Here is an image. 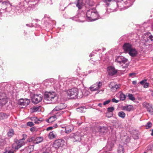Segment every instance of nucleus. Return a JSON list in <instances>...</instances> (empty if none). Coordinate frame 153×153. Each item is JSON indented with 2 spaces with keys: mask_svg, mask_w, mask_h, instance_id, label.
Listing matches in <instances>:
<instances>
[{
  "mask_svg": "<svg viewBox=\"0 0 153 153\" xmlns=\"http://www.w3.org/2000/svg\"><path fill=\"white\" fill-rule=\"evenodd\" d=\"M26 25L27 26L29 27H33V25L32 24H26Z\"/></svg>",
  "mask_w": 153,
  "mask_h": 153,
  "instance_id": "nucleus-57",
  "label": "nucleus"
},
{
  "mask_svg": "<svg viewBox=\"0 0 153 153\" xmlns=\"http://www.w3.org/2000/svg\"><path fill=\"white\" fill-rule=\"evenodd\" d=\"M143 105L147 109V111L151 114H153V107L152 105H149V103L145 102L143 103Z\"/></svg>",
  "mask_w": 153,
  "mask_h": 153,
  "instance_id": "nucleus-14",
  "label": "nucleus"
},
{
  "mask_svg": "<svg viewBox=\"0 0 153 153\" xmlns=\"http://www.w3.org/2000/svg\"><path fill=\"white\" fill-rule=\"evenodd\" d=\"M30 102V100L27 99H21L19 102V103L20 105L22 106V107H26L29 105Z\"/></svg>",
  "mask_w": 153,
  "mask_h": 153,
  "instance_id": "nucleus-16",
  "label": "nucleus"
},
{
  "mask_svg": "<svg viewBox=\"0 0 153 153\" xmlns=\"http://www.w3.org/2000/svg\"><path fill=\"white\" fill-rule=\"evenodd\" d=\"M107 112L106 113V116L108 117H111L113 116L112 112L114 110L113 107H109L107 108Z\"/></svg>",
  "mask_w": 153,
  "mask_h": 153,
  "instance_id": "nucleus-22",
  "label": "nucleus"
},
{
  "mask_svg": "<svg viewBox=\"0 0 153 153\" xmlns=\"http://www.w3.org/2000/svg\"><path fill=\"white\" fill-rule=\"evenodd\" d=\"M56 118L55 117V116L54 115L50 117L49 119H46V121L48 123H51L56 120Z\"/></svg>",
  "mask_w": 153,
  "mask_h": 153,
  "instance_id": "nucleus-33",
  "label": "nucleus"
},
{
  "mask_svg": "<svg viewBox=\"0 0 153 153\" xmlns=\"http://www.w3.org/2000/svg\"><path fill=\"white\" fill-rule=\"evenodd\" d=\"M123 0H116V2H114V4L116 5L117 7H120V8L122 10L123 9V7H124V5H123V4H120V3L122 2Z\"/></svg>",
  "mask_w": 153,
  "mask_h": 153,
  "instance_id": "nucleus-28",
  "label": "nucleus"
},
{
  "mask_svg": "<svg viewBox=\"0 0 153 153\" xmlns=\"http://www.w3.org/2000/svg\"><path fill=\"white\" fill-rule=\"evenodd\" d=\"M43 138L41 137H38L36 138L34 143L36 144L39 143L42 141L43 140Z\"/></svg>",
  "mask_w": 153,
  "mask_h": 153,
  "instance_id": "nucleus-34",
  "label": "nucleus"
},
{
  "mask_svg": "<svg viewBox=\"0 0 153 153\" xmlns=\"http://www.w3.org/2000/svg\"><path fill=\"white\" fill-rule=\"evenodd\" d=\"M38 120H39V123L41 122H42L43 121V118H38Z\"/></svg>",
  "mask_w": 153,
  "mask_h": 153,
  "instance_id": "nucleus-59",
  "label": "nucleus"
},
{
  "mask_svg": "<svg viewBox=\"0 0 153 153\" xmlns=\"http://www.w3.org/2000/svg\"><path fill=\"white\" fill-rule=\"evenodd\" d=\"M56 94L53 91L46 92L45 93V100L48 101L52 100L56 97Z\"/></svg>",
  "mask_w": 153,
  "mask_h": 153,
  "instance_id": "nucleus-5",
  "label": "nucleus"
},
{
  "mask_svg": "<svg viewBox=\"0 0 153 153\" xmlns=\"http://www.w3.org/2000/svg\"><path fill=\"white\" fill-rule=\"evenodd\" d=\"M65 132L68 134L71 132L74 129V126L72 125H71L65 127Z\"/></svg>",
  "mask_w": 153,
  "mask_h": 153,
  "instance_id": "nucleus-25",
  "label": "nucleus"
},
{
  "mask_svg": "<svg viewBox=\"0 0 153 153\" xmlns=\"http://www.w3.org/2000/svg\"><path fill=\"white\" fill-rule=\"evenodd\" d=\"M14 135V131L13 129H10L7 133V135L9 137H11Z\"/></svg>",
  "mask_w": 153,
  "mask_h": 153,
  "instance_id": "nucleus-37",
  "label": "nucleus"
},
{
  "mask_svg": "<svg viewBox=\"0 0 153 153\" xmlns=\"http://www.w3.org/2000/svg\"><path fill=\"white\" fill-rule=\"evenodd\" d=\"M66 104L64 103H61L58 104L53 110V111H57L65 109L67 107Z\"/></svg>",
  "mask_w": 153,
  "mask_h": 153,
  "instance_id": "nucleus-13",
  "label": "nucleus"
},
{
  "mask_svg": "<svg viewBox=\"0 0 153 153\" xmlns=\"http://www.w3.org/2000/svg\"><path fill=\"white\" fill-rule=\"evenodd\" d=\"M134 1V0H128L123 3L127 5L128 7H129L131 6Z\"/></svg>",
  "mask_w": 153,
  "mask_h": 153,
  "instance_id": "nucleus-32",
  "label": "nucleus"
},
{
  "mask_svg": "<svg viewBox=\"0 0 153 153\" xmlns=\"http://www.w3.org/2000/svg\"><path fill=\"white\" fill-rule=\"evenodd\" d=\"M144 39L146 41L152 42L153 40V36L150 33H147L144 34Z\"/></svg>",
  "mask_w": 153,
  "mask_h": 153,
  "instance_id": "nucleus-19",
  "label": "nucleus"
},
{
  "mask_svg": "<svg viewBox=\"0 0 153 153\" xmlns=\"http://www.w3.org/2000/svg\"><path fill=\"white\" fill-rule=\"evenodd\" d=\"M116 140V137L114 136L113 137L109 138L105 147L107 151L102 152V153H107V151H111L115 143Z\"/></svg>",
  "mask_w": 153,
  "mask_h": 153,
  "instance_id": "nucleus-3",
  "label": "nucleus"
},
{
  "mask_svg": "<svg viewBox=\"0 0 153 153\" xmlns=\"http://www.w3.org/2000/svg\"><path fill=\"white\" fill-rule=\"evenodd\" d=\"M116 140V137L114 136L113 137L109 138L105 147L107 151L102 152V153H107V151H111L115 143Z\"/></svg>",
  "mask_w": 153,
  "mask_h": 153,
  "instance_id": "nucleus-4",
  "label": "nucleus"
},
{
  "mask_svg": "<svg viewBox=\"0 0 153 153\" xmlns=\"http://www.w3.org/2000/svg\"><path fill=\"white\" fill-rule=\"evenodd\" d=\"M102 85V82H97L92 85L90 87L91 91H98L101 88Z\"/></svg>",
  "mask_w": 153,
  "mask_h": 153,
  "instance_id": "nucleus-7",
  "label": "nucleus"
},
{
  "mask_svg": "<svg viewBox=\"0 0 153 153\" xmlns=\"http://www.w3.org/2000/svg\"><path fill=\"white\" fill-rule=\"evenodd\" d=\"M123 49L126 53H128L129 51L132 48L131 44L129 43H125L123 46Z\"/></svg>",
  "mask_w": 153,
  "mask_h": 153,
  "instance_id": "nucleus-17",
  "label": "nucleus"
},
{
  "mask_svg": "<svg viewBox=\"0 0 153 153\" xmlns=\"http://www.w3.org/2000/svg\"><path fill=\"white\" fill-rule=\"evenodd\" d=\"M146 79H144L142 81H141L140 82V83L141 84V85H143L144 84H145V83H146Z\"/></svg>",
  "mask_w": 153,
  "mask_h": 153,
  "instance_id": "nucleus-54",
  "label": "nucleus"
},
{
  "mask_svg": "<svg viewBox=\"0 0 153 153\" xmlns=\"http://www.w3.org/2000/svg\"><path fill=\"white\" fill-rule=\"evenodd\" d=\"M110 100H106L103 102V105H107L110 102Z\"/></svg>",
  "mask_w": 153,
  "mask_h": 153,
  "instance_id": "nucleus-48",
  "label": "nucleus"
},
{
  "mask_svg": "<svg viewBox=\"0 0 153 153\" xmlns=\"http://www.w3.org/2000/svg\"><path fill=\"white\" fill-rule=\"evenodd\" d=\"M54 128H56L58 127V125L56 124H55L53 125V127Z\"/></svg>",
  "mask_w": 153,
  "mask_h": 153,
  "instance_id": "nucleus-60",
  "label": "nucleus"
},
{
  "mask_svg": "<svg viewBox=\"0 0 153 153\" xmlns=\"http://www.w3.org/2000/svg\"><path fill=\"white\" fill-rule=\"evenodd\" d=\"M4 153H6L5 152ZM8 153H13V152L12 151H8Z\"/></svg>",
  "mask_w": 153,
  "mask_h": 153,
  "instance_id": "nucleus-63",
  "label": "nucleus"
},
{
  "mask_svg": "<svg viewBox=\"0 0 153 153\" xmlns=\"http://www.w3.org/2000/svg\"><path fill=\"white\" fill-rule=\"evenodd\" d=\"M115 61L117 63L120 64L123 63L126 65L128 63V59L122 56H118L116 59Z\"/></svg>",
  "mask_w": 153,
  "mask_h": 153,
  "instance_id": "nucleus-12",
  "label": "nucleus"
},
{
  "mask_svg": "<svg viewBox=\"0 0 153 153\" xmlns=\"http://www.w3.org/2000/svg\"><path fill=\"white\" fill-rule=\"evenodd\" d=\"M34 146L30 145L25 148L23 152L24 153H30L33 150Z\"/></svg>",
  "mask_w": 153,
  "mask_h": 153,
  "instance_id": "nucleus-23",
  "label": "nucleus"
},
{
  "mask_svg": "<svg viewBox=\"0 0 153 153\" xmlns=\"http://www.w3.org/2000/svg\"><path fill=\"white\" fill-rule=\"evenodd\" d=\"M98 128L100 129V130H99V131L102 133L105 132V131L107 129V128L104 126L102 127L99 126Z\"/></svg>",
  "mask_w": 153,
  "mask_h": 153,
  "instance_id": "nucleus-41",
  "label": "nucleus"
},
{
  "mask_svg": "<svg viewBox=\"0 0 153 153\" xmlns=\"http://www.w3.org/2000/svg\"><path fill=\"white\" fill-rule=\"evenodd\" d=\"M53 128V127H52V126H51V127H48V128L47 129V130L48 131V130H51Z\"/></svg>",
  "mask_w": 153,
  "mask_h": 153,
  "instance_id": "nucleus-58",
  "label": "nucleus"
},
{
  "mask_svg": "<svg viewBox=\"0 0 153 153\" xmlns=\"http://www.w3.org/2000/svg\"><path fill=\"white\" fill-rule=\"evenodd\" d=\"M67 81L70 82L71 83L72 82L76 85L79 84L81 83V81H79L77 78L74 77H71L67 79Z\"/></svg>",
  "mask_w": 153,
  "mask_h": 153,
  "instance_id": "nucleus-20",
  "label": "nucleus"
},
{
  "mask_svg": "<svg viewBox=\"0 0 153 153\" xmlns=\"http://www.w3.org/2000/svg\"><path fill=\"white\" fill-rule=\"evenodd\" d=\"M41 111V107L40 106H35L30 108V111L32 113L39 112Z\"/></svg>",
  "mask_w": 153,
  "mask_h": 153,
  "instance_id": "nucleus-26",
  "label": "nucleus"
},
{
  "mask_svg": "<svg viewBox=\"0 0 153 153\" xmlns=\"http://www.w3.org/2000/svg\"><path fill=\"white\" fill-rule=\"evenodd\" d=\"M78 111L80 112H84L86 111V108L84 106H82L77 109Z\"/></svg>",
  "mask_w": 153,
  "mask_h": 153,
  "instance_id": "nucleus-38",
  "label": "nucleus"
},
{
  "mask_svg": "<svg viewBox=\"0 0 153 153\" xmlns=\"http://www.w3.org/2000/svg\"><path fill=\"white\" fill-rule=\"evenodd\" d=\"M66 143L65 140L59 139L55 140L53 143V146L56 149H58L64 146Z\"/></svg>",
  "mask_w": 153,
  "mask_h": 153,
  "instance_id": "nucleus-6",
  "label": "nucleus"
},
{
  "mask_svg": "<svg viewBox=\"0 0 153 153\" xmlns=\"http://www.w3.org/2000/svg\"><path fill=\"white\" fill-rule=\"evenodd\" d=\"M68 95L70 97H72L74 99L80 98L82 96H79V93L78 90L76 88H74L69 89L67 91Z\"/></svg>",
  "mask_w": 153,
  "mask_h": 153,
  "instance_id": "nucleus-2",
  "label": "nucleus"
},
{
  "mask_svg": "<svg viewBox=\"0 0 153 153\" xmlns=\"http://www.w3.org/2000/svg\"><path fill=\"white\" fill-rule=\"evenodd\" d=\"M95 53H94V51H93L92 53H91L89 55V56L90 57H92L94 55V54Z\"/></svg>",
  "mask_w": 153,
  "mask_h": 153,
  "instance_id": "nucleus-55",
  "label": "nucleus"
},
{
  "mask_svg": "<svg viewBox=\"0 0 153 153\" xmlns=\"http://www.w3.org/2000/svg\"><path fill=\"white\" fill-rule=\"evenodd\" d=\"M84 136L83 134L81 133L79 131L71 134V137H72L75 140V141H79L81 140V137Z\"/></svg>",
  "mask_w": 153,
  "mask_h": 153,
  "instance_id": "nucleus-8",
  "label": "nucleus"
},
{
  "mask_svg": "<svg viewBox=\"0 0 153 153\" xmlns=\"http://www.w3.org/2000/svg\"><path fill=\"white\" fill-rule=\"evenodd\" d=\"M128 53L131 57L136 56L138 53L137 51L134 48H132L129 51Z\"/></svg>",
  "mask_w": 153,
  "mask_h": 153,
  "instance_id": "nucleus-24",
  "label": "nucleus"
},
{
  "mask_svg": "<svg viewBox=\"0 0 153 153\" xmlns=\"http://www.w3.org/2000/svg\"><path fill=\"white\" fill-rule=\"evenodd\" d=\"M102 104L101 103H100L98 104V106L100 107H102Z\"/></svg>",
  "mask_w": 153,
  "mask_h": 153,
  "instance_id": "nucleus-62",
  "label": "nucleus"
},
{
  "mask_svg": "<svg viewBox=\"0 0 153 153\" xmlns=\"http://www.w3.org/2000/svg\"><path fill=\"white\" fill-rule=\"evenodd\" d=\"M117 152L118 153H124V148L123 146L122 145H119L118 147Z\"/></svg>",
  "mask_w": 153,
  "mask_h": 153,
  "instance_id": "nucleus-36",
  "label": "nucleus"
},
{
  "mask_svg": "<svg viewBox=\"0 0 153 153\" xmlns=\"http://www.w3.org/2000/svg\"><path fill=\"white\" fill-rule=\"evenodd\" d=\"M129 99L132 101L135 100V98L133 96V95L131 94H129L128 95Z\"/></svg>",
  "mask_w": 153,
  "mask_h": 153,
  "instance_id": "nucleus-44",
  "label": "nucleus"
},
{
  "mask_svg": "<svg viewBox=\"0 0 153 153\" xmlns=\"http://www.w3.org/2000/svg\"><path fill=\"white\" fill-rule=\"evenodd\" d=\"M120 100L123 101L126 99V96L123 93H121L120 95Z\"/></svg>",
  "mask_w": 153,
  "mask_h": 153,
  "instance_id": "nucleus-43",
  "label": "nucleus"
},
{
  "mask_svg": "<svg viewBox=\"0 0 153 153\" xmlns=\"http://www.w3.org/2000/svg\"><path fill=\"white\" fill-rule=\"evenodd\" d=\"M149 83L148 82H146L144 84L143 87L144 88H147L149 87Z\"/></svg>",
  "mask_w": 153,
  "mask_h": 153,
  "instance_id": "nucleus-51",
  "label": "nucleus"
},
{
  "mask_svg": "<svg viewBox=\"0 0 153 153\" xmlns=\"http://www.w3.org/2000/svg\"><path fill=\"white\" fill-rule=\"evenodd\" d=\"M133 109V107L132 105H128L124 106L123 108V109L128 111H130Z\"/></svg>",
  "mask_w": 153,
  "mask_h": 153,
  "instance_id": "nucleus-29",
  "label": "nucleus"
},
{
  "mask_svg": "<svg viewBox=\"0 0 153 153\" xmlns=\"http://www.w3.org/2000/svg\"><path fill=\"white\" fill-rule=\"evenodd\" d=\"M137 83V81H132V84L133 85H136Z\"/></svg>",
  "mask_w": 153,
  "mask_h": 153,
  "instance_id": "nucleus-61",
  "label": "nucleus"
},
{
  "mask_svg": "<svg viewBox=\"0 0 153 153\" xmlns=\"http://www.w3.org/2000/svg\"><path fill=\"white\" fill-rule=\"evenodd\" d=\"M118 115L120 117L124 118L125 117L126 114L124 112L121 111L118 112Z\"/></svg>",
  "mask_w": 153,
  "mask_h": 153,
  "instance_id": "nucleus-40",
  "label": "nucleus"
},
{
  "mask_svg": "<svg viewBox=\"0 0 153 153\" xmlns=\"http://www.w3.org/2000/svg\"><path fill=\"white\" fill-rule=\"evenodd\" d=\"M64 113V112L63 111H60L56 113L54 116H55V117L57 119V117L62 115Z\"/></svg>",
  "mask_w": 153,
  "mask_h": 153,
  "instance_id": "nucleus-42",
  "label": "nucleus"
},
{
  "mask_svg": "<svg viewBox=\"0 0 153 153\" xmlns=\"http://www.w3.org/2000/svg\"><path fill=\"white\" fill-rule=\"evenodd\" d=\"M112 0H105L104 1L106 3V4L107 6H108L109 4V3H108V2H109L111 1Z\"/></svg>",
  "mask_w": 153,
  "mask_h": 153,
  "instance_id": "nucleus-53",
  "label": "nucleus"
},
{
  "mask_svg": "<svg viewBox=\"0 0 153 153\" xmlns=\"http://www.w3.org/2000/svg\"><path fill=\"white\" fill-rule=\"evenodd\" d=\"M137 74L134 73H132L129 74V76L130 77L135 76Z\"/></svg>",
  "mask_w": 153,
  "mask_h": 153,
  "instance_id": "nucleus-50",
  "label": "nucleus"
},
{
  "mask_svg": "<svg viewBox=\"0 0 153 153\" xmlns=\"http://www.w3.org/2000/svg\"><path fill=\"white\" fill-rule=\"evenodd\" d=\"M73 20L79 21L83 22L86 20L88 21H93L99 19V16L97 12L95 10L90 9L86 13V16L82 12L81 14H78L75 17L72 18Z\"/></svg>",
  "mask_w": 153,
  "mask_h": 153,
  "instance_id": "nucleus-1",
  "label": "nucleus"
},
{
  "mask_svg": "<svg viewBox=\"0 0 153 153\" xmlns=\"http://www.w3.org/2000/svg\"><path fill=\"white\" fill-rule=\"evenodd\" d=\"M7 102L6 94L4 93H0V105H4Z\"/></svg>",
  "mask_w": 153,
  "mask_h": 153,
  "instance_id": "nucleus-11",
  "label": "nucleus"
},
{
  "mask_svg": "<svg viewBox=\"0 0 153 153\" xmlns=\"http://www.w3.org/2000/svg\"><path fill=\"white\" fill-rule=\"evenodd\" d=\"M42 99V96L41 94H34L32 98L33 103L37 104L41 101Z\"/></svg>",
  "mask_w": 153,
  "mask_h": 153,
  "instance_id": "nucleus-10",
  "label": "nucleus"
},
{
  "mask_svg": "<svg viewBox=\"0 0 153 153\" xmlns=\"http://www.w3.org/2000/svg\"><path fill=\"white\" fill-rule=\"evenodd\" d=\"M22 136L23 138L21 139H20V140H22V141H23V142H24V140L27 137V135L26 134H24L22 135Z\"/></svg>",
  "mask_w": 153,
  "mask_h": 153,
  "instance_id": "nucleus-49",
  "label": "nucleus"
},
{
  "mask_svg": "<svg viewBox=\"0 0 153 153\" xmlns=\"http://www.w3.org/2000/svg\"><path fill=\"white\" fill-rule=\"evenodd\" d=\"M57 135L56 133L54 131L51 132L48 134V138L50 139H53L57 137Z\"/></svg>",
  "mask_w": 153,
  "mask_h": 153,
  "instance_id": "nucleus-30",
  "label": "nucleus"
},
{
  "mask_svg": "<svg viewBox=\"0 0 153 153\" xmlns=\"http://www.w3.org/2000/svg\"><path fill=\"white\" fill-rule=\"evenodd\" d=\"M9 85L8 84L7 82H4L0 83V93H3L1 91L5 90H7Z\"/></svg>",
  "mask_w": 153,
  "mask_h": 153,
  "instance_id": "nucleus-18",
  "label": "nucleus"
},
{
  "mask_svg": "<svg viewBox=\"0 0 153 153\" xmlns=\"http://www.w3.org/2000/svg\"><path fill=\"white\" fill-rule=\"evenodd\" d=\"M27 125L28 126L31 127L34 125V124L32 122H29L27 123Z\"/></svg>",
  "mask_w": 153,
  "mask_h": 153,
  "instance_id": "nucleus-47",
  "label": "nucleus"
},
{
  "mask_svg": "<svg viewBox=\"0 0 153 153\" xmlns=\"http://www.w3.org/2000/svg\"><path fill=\"white\" fill-rule=\"evenodd\" d=\"M108 86L111 90L114 91H116L118 88H120V85L115 84L114 82H111L109 84Z\"/></svg>",
  "mask_w": 153,
  "mask_h": 153,
  "instance_id": "nucleus-21",
  "label": "nucleus"
},
{
  "mask_svg": "<svg viewBox=\"0 0 153 153\" xmlns=\"http://www.w3.org/2000/svg\"><path fill=\"white\" fill-rule=\"evenodd\" d=\"M7 3L6 2L4 1L1 4V7H2L1 8V9L0 10V11H1V12H3L2 10H6L7 9V6L6 5V4H7Z\"/></svg>",
  "mask_w": 153,
  "mask_h": 153,
  "instance_id": "nucleus-35",
  "label": "nucleus"
},
{
  "mask_svg": "<svg viewBox=\"0 0 153 153\" xmlns=\"http://www.w3.org/2000/svg\"><path fill=\"white\" fill-rule=\"evenodd\" d=\"M24 142L22 141V140H17L13 145V147L16 149H18L21 148L22 146L25 145Z\"/></svg>",
  "mask_w": 153,
  "mask_h": 153,
  "instance_id": "nucleus-9",
  "label": "nucleus"
},
{
  "mask_svg": "<svg viewBox=\"0 0 153 153\" xmlns=\"http://www.w3.org/2000/svg\"><path fill=\"white\" fill-rule=\"evenodd\" d=\"M152 124L151 122H148L146 125V128L147 129H148L151 127L152 126Z\"/></svg>",
  "mask_w": 153,
  "mask_h": 153,
  "instance_id": "nucleus-45",
  "label": "nucleus"
},
{
  "mask_svg": "<svg viewBox=\"0 0 153 153\" xmlns=\"http://www.w3.org/2000/svg\"><path fill=\"white\" fill-rule=\"evenodd\" d=\"M33 119L34 120V122L36 123H39V122L38 118L36 117H35L33 118Z\"/></svg>",
  "mask_w": 153,
  "mask_h": 153,
  "instance_id": "nucleus-46",
  "label": "nucleus"
},
{
  "mask_svg": "<svg viewBox=\"0 0 153 153\" xmlns=\"http://www.w3.org/2000/svg\"><path fill=\"white\" fill-rule=\"evenodd\" d=\"M112 101L113 102L117 103L119 102V101L118 100H116L115 98H113L112 99Z\"/></svg>",
  "mask_w": 153,
  "mask_h": 153,
  "instance_id": "nucleus-52",
  "label": "nucleus"
},
{
  "mask_svg": "<svg viewBox=\"0 0 153 153\" xmlns=\"http://www.w3.org/2000/svg\"><path fill=\"white\" fill-rule=\"evenodd\" d=\"M54 81V80L53 79L46 80L43 82V84L46 86H51L52 85L51 83Z\"/></svg>",
  "mask_w": 153,
  "mask_h": 153,
  "instance_id": "nucleus-27",
  "label": "nucleus"
},
{
  "mask_svg": "<svg viewBox=\"0 0 153 153\" xmlns=\"http://www.w3.org/2000/svg\"><path fill=\"white\" fill-rule=\"evenodd\" d=\"M120 138L122 140H123L126 138L127 136L126 133L125 132H122L120 134Z\"/></svg>",
  "mask_w": 153,
  "mask_h": 153,
  "instance_id": "nucleus-39",
  "label": "nucleus"
},
{
  "mask_svg": "<svg viewBox=\"0 0 153 153\" xmlns=\"http://www.w3.org/2000/svg\"><path fill=\"white\" fill-rule=\"evenodd\" d=\"M112 10L111 11V12H114V11H117L116 9H112Z\"/></svg>",
  "mask_w": 153,
  "mask_h": 153,
  "instance_id": "nucleus-64",
  "label": "nucleus"
},
{
  "mask_svg": "<svg viewBox=\"0 0 153 153\" xmlns=\"http://www.w3.org/2000/svg\"><path fill=\"white\" fill-rule=\"evenodd\" d=\"M95 53H94V51H93L92 53H91L89 55V56L90 57H92L94 55V54Z\"/></svg>",
  "mask_w": 153,
  "mask_h": 153,
  "instance_id": "nucleus-56",
  "label": "nucleus"
},
{
  "mask_svg": "<svg viewBox=\"0 0 153 153\" xmlns=\"http://www.w3.org/2000/svg\"><path fill=\"white\" fill-rule=\"evenodd\" d=\"M107 71L108 75L113 76L115 75L117 73V70L114 67L110 66L108 68Z\"/></svg>",
  "mask_w": 153,
  "mask_h": 153,
  "instance_id": "nucleus-15",
  "label": "nucleus"
},
{
  "mask_svg": "<svg viewBox=\"0 0 153 153\" xmlns=\"http://www.w3.org/2000/svg\"><path fill=\"white\" fill-rule=\"evenodd\" d=\"M76 5L79 9H81L83 6L82 0H77Z\"/></svg>",
  "mask_w": 153,
  "mask_h": 153,
  "instance_id": "nucleus-31",
  "label": "nucleus"
}]
</instances>
